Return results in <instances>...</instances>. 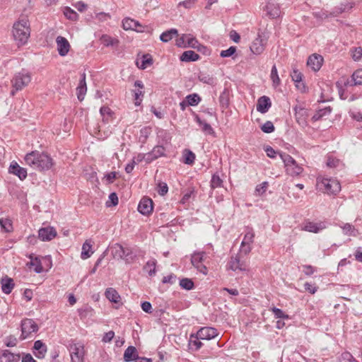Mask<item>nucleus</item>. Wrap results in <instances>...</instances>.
<instances>
[{
	"label": "nucleus",
	"mask_w": 362,
	"mask_h": 362,
	"mask_svg": "<svg viewBox=\"0 0 362 362\" xmlns=\"http://www.w3.org/2000/svg\"><path fill=\"white\" fill-rule=\"evenodd\" d=\"M25 161L27 165L39 170H48L53 165L52 159L47 154L36 151L26 154Z\"/></svg>",
	"instance_id": "nucleus-1"
},
{
	"label": "nucleus",
	"mask_w": 362,
	"mask_h": 362,
	"mask_svg": "<svg viewBox=\"0 0 362 362\" xmlns=\"http://www.w3.org/2000/svg\"><path fill=\"white\" fill-rule=\"evenodd\" d=\"M30 34V23L27 17L20 18L13 24V35L19 46L23 45L28 42Z\"/></svg>",
	"instance_id": "nucleus-2"
},
{
	"label": "nucleus",
	"mask_w": 362,
	"mask_h": 362,
	"mask_svg": "<svg viewBox=\"0 0 362 362\" xmlns=\"http://www.w3.org/2000/svg\"><path fill=\"white\" fill-rule=\"evenodd\" d=\"M31 80V74L26 70L23 69L16 73L11 79L12 90H11V95L13 96L17 91L21 90L28 86Z\"/></svg>",
	"instance_id": "nucleus-3"
},
{
	"label": "nucleus",
	"mask_w": 362,
	"mask_h": 362,
	"mask_svg": "<svg viewBox=\"0 0 362 362\" xmlns=\"http://www.w3.org/2000/svg\"><path fill=\"white\" fill-rule=\"evenodd\" d=\"M317 187L324 193L336 195L341 191L339 182L334 178H317Z\"/></svg>",
	"instance_id": "nucleus-4"
},
{
	"label": "nucleus",
	"mask_w": 362,
	"mask_h": 362,
	"mask_svg": "<svg viewBox=\"0 0 362 362\" xmlns=\"http://www.w3.org/2000/svg\"><path fill=\"white\" fill-rule=\"evenodd\" d=\"M282 160L286 172L288 175L295 177L300 175L303 172V167L298 164L294 158L287 153H279Z\"/></svg>",
	"instance_id": "nucleus-5"
},
{
	"label": "nucleus",
	"mask_w": 362,
	"mask_h": 362,
	"mask_svg": "<svg viewBox=\"0 0 362 362\" xmlns=\"http://www.w3.org/2000/svg\"><path fill=\"white\" fill-rule=\"evenodd\" d=\"M227 269L233 272H246L248 270V266L245 261L240 259V256L237 254L232 256L227 264Z\"/></svg>",
	"instance_id": "nucleus-6"
},
{
	"label": "nucleus",
	"mask_w": 362,
	"mask_h": 362,
	"mask_svg": "<svg viewBox=\"0 0 362 362\" xmlns=\"http://www.w3.org/2000/svg\"><path fill=\"white\" fill-rule=\"evenodd\" d=\"M85 348L83 344L76 343L70 346L71 362H84Z\"/></svg>",
	"instance_id": "nucleus-7"
},
{
	"label": "nucleus",
	"mask_w": 362,
	"mask_h": 362,
	"mask_svg": "<svg viewBox=\"0 0 362 362\" xmlns=\"http://www.w3.org/2000/svg\"><path fill=\"white\" fill-rule=\"evenodd\" d=\"M38 326L32 319H25L21 322V338L25 339L32 333L37 332Z\"/></svg>",
	"instance_id": "nucleus-8"
},
{
	"label": "nucleus",
	"mask_w": 362,
	"mask_h": 362,
	"mask_svg": "<svg viewBox=\"0 0 362 362\" xmlns=\"http://www.w3.org/2000/svg\"><path fill=\"white\" fill-rule=\"evenodd\" d=\"M176 45L180 47H192L197 48L199 47V42L191 34H183L176 40Z\"/></svg>",
	"instance_id": "nucleus-9"
},
{
	"label": "nucleus",
	"mask_w": 362,
	"mask_h": 362,
	"mask_svg": "<svg viewBox=\"0 0 362 362\" xmlns=\"http://www.w3.org/2000/svg\"><path fill=\"white\" fill-rule=\"evenodd\" d=\"M295 112V119L296 122L302 128L308 127V118L309 117L308 110L300 106H296L293 107Z\"/></svg>",
	"instance_id": "nucleus-10"
},
{
	"label": "nucleus",
	"mask_w": 362,
	"mask_h": 362,
	"mask_svg": "<svg viewBox=\"0 0 362 362\" xmlns=\"http://www.w3.org/2000/svg\"><path fill=\"white\" fill-rule=\"evenodd\" d=\"M218 335L216 329L211 327H204L199 329L197 333V338L202 340H210Z\"/></svg>",
	"instance_id": "nucleus-11"
},
{
	"label": "nucleus",
	"mask_w": 362,
	"mask_h": 362,
	"mask_svg": "<svg viewBox=\"0 0 362 362\" xmlns=\"http://www.w3.org/2000/svg\"><path fill=\"white\" fill-rule=\"evenodd\" d=\"M264 11L267 13V16L271 18H276L281 15V9L279 5L272 1H267L264 8Z\"/></svg>",
	"instance_id": "nucleus-12"
},
{
	"label": "nucleus",
	"mask_w": 362,
	"mask_h": 362,
	"mask_svg": "<svg viewBox=\"0 0 362 362\" xmlns=\"http://www.w3.org/2000/svg\"><path fill=\"white\" fill-rule=\"evenodd\" d=\"M57 51L62 57L66 56L70 49V44L69 41L62 36H58L56 39Z\"/></svg>",
	"instance_id": "nucleus-13"
},
{
	"label": "nucleus",
	"mask_w": 362,
	"mask_h": 362,
	"mask_svg": "<svg viewBox=\"0 0 362 362\" xmlns=\"http://www.w3.org/2000/svg\"><path fill=\"white\" fill-rule=\"evenodd\" d=\"M153 208L152 199L147 197L142 198L138 205V211L144 215H148L151 213Z\"/></svg>",
	"instance_id": "nucleus-14"
},
{
	"label": "nucleus",
	"mask_w": 362,
	"mask_h": 362,
	"mask_svg": "<svg viewBox=\"0 0 362 362\" xmlns=\"http://www.w3.org/2000/svg\"><path fill=\"white\" fill-rule=\"evenodd\" d=\"M323 58L320 54H312L308 57L307 65L314 71L320 70L322 65Z\"/></svg>",
	"instance_id": "nucleus-15"
},
{
	"label": "nucleus",
	"mask_w": 362,
	"mask_h": 362,
	"mask_svg": "<svg viewBox=\"0 0 362 362\" xmlns=\"http://www.w3.org/2000/svg\"><path fill=\"white\" fill-rule=\"evenodd\" d=\"M57 235L55 229L52 227L42 228L38 231V236L42 241H49L52 240Z\"/></svg>",
	"instance_id": "nucleus-16"
},
{
	"label": "nucleus",
	"mask_w": 362,
	"mask_h": 362,
	"mask_svg": "<svg viewBox=\"0 0 362 362\" xmlns=\"http://www.w3.org/2000/svg\"><path fill=\"white\" fill-rule=\"evenodd\" d=\"M324 228H325V226L323 223H314L311 221L305 223L301 227L302 230L314 233H317Z\"/></svg>",
	"instance_id": "nucleus-17"
},
{
	"label": "nucleus",
	"mask_w": 362,
	"mask_h": 362,
	"mask_svg": "<svg viewBox=\"0 0 362 362\" xmlns=\"http://www.w3.org/2000/svg\"><path fill=\"white\" fill-rule=\"evenodd\" d=\"M264 48L265 42L261 38L260 35H258L257 37L253 40L250 45V50L255 54H260L264 52Z\"/></svg>",
	"instance_id": "nucleus-18"
},
{
	"label": "nucleus",
	"mask_w": 362,
	"mask_h": 362,
	"mask_svg": "<svg viewBox=\"0 0 362 362\" xmlns=\"http://www.w3.org/2000/svg\"><path fill=\"white\" fill-rule=\"evenodd\" d=\"M165 149L163 146H156L153 150L147 153L146 163H149L153 160L165 156Z\"/></svg>",
	"instance_id": "nucleus-19"
},
{
	"label": "nucleus",
	"mask_w": 362,
	"mask_h": 362,
	"mask_svg": "<svg viewBox=\"0 0 362 362\" xmlns=\"http://www.w3.org/2000/svg\"><path fill=\"white\" fill-rule=\"evenodd\" d=\"M271 106V100L267 96H262L257 100V110L262 114L266 113Z\"/></svg>",
	"instance_id": "nucleus-20"
},
{
	"label": "nucleus",
	"mask_w": 362,
	"mask_h": 362,
	"mask_svg": "<svg viewBox=\"0 0 362 362\" xmlns=\"http://www.w3.org/2000/svg\"><path fill=\"white\" fill-rule=\"evenodd\" d=\"M134 86L138 88L134 90V104L136 106H139L141 103L144 97V92L142 90L144 84L141 81H136Z\"/></svg>",
	"instance_id": "nucleus-21"
},
{
	"label": "nucleus",
	"mask_w": 362,
	"mask_h": 362,
	"mask_svg": "<svg viewBox=\"0 0 362 362\" xmlns=\"http://www.w3.org/2000/svg\"><path fill=\"white\" fill-rule=\"evenodd\" d=\"M122 27L126 30H133L138 32L142 31L140 29L142 28V25L138 21L129 18H126L122 21Z\"/></svg>",
	"instance_id": "nucleus-22"
},
{
	"label": "nucleus",
	"mask_w": 362,
	"mask_h": 362,
	"mask_svg": "<svg viewBox=\"0 0 362 362\" xmlns=\"http://www.w3.org/2000/svg\"><path fill=\"white\" fill-rule=\"evenodd\" d=\"M9 173L17 175L21 180L27 177V170L19 166L16 162L11 163L9 167Z\"/></svg>",
	"instance_id": "nucleus-23"
},
{
	"label": "nucleus",
	"mask_w": 362,
	"mask_h": 362,
	"mask_svg": "<svg viewBox=\"0 0 362 362\" xmlns=\"http://www.w3.org/2000/svg\"><path fill=\"white\" fill-rule=\"evenodd\" d=\"M291 76L292 80L296 83L297 88L299 89L301 92H305L306 87L305 84L302 83V73L298 70L293 69L292 73L291 74Z\"/></svg>",
	"instance_id": "nucleus-24"
},
{
	"label": "nucleus",
	"mask_w": 362,
	"mask_h": 362,
	"mask_svg": "<svg viewBox=\"0 0 362 362\" xmlns=\"http://www.w3.org/2000/svg\"><path fill=\"white\" fill-rule=\"evenodd\" d=\"M358 85H362V69L355 71L352 74L351 80L345 83L347 89Z\"/></svg>",
	"instance_id": "nucleus-25"
},
{
	"label": "nucleus",
	"mask_w": 362,
	"mask_h": 362,
	"mask_svg": "<svg viewBox=\"0 0 362 362\" xmlns=\"http://www.w3.org/2000/svg\"><path fill=\"white\" fill-rule=\"evenodd\" d=\"M87 91V87H86V74L85 73H83L81 74V78L80 79L78 86L76 88L77 92V97L79 100H83L84 98V95L86 93Z\"/></svg>",
	"instance_id": "nucleus-26"
},
{
	"label": "nucleus",
	"mask_w": 362,
	"mask_h": 362,
	"mask_svg": "<svg viewBox=\"0 0 362 362\" xmlns=\"http://www.w3.org/2000/svg\"><path fill=\"white\" fill-rule=\"evenodd\" d=\"M1 290L6 294L11 293L15 286L13 279L7 276L1 279Z\"/></svg>",
	"instance_id": "nucleus-27"
},
{
	"label": "nucleus",
	"mask_w": 362,
	"mask_h": 362,
	"mask_svg": "<svg viewBox=\"0 0 362 362\" xmlns=\"http://www.w3.org/2000/svg\"><path fill=\"white\" fill-rule=\"evenodd\" d=\"M19 360V354H13L8 350L4 351L0 355V362H18Z\"/></svg>",
	"instance_id": "nucleus-28"
},
{
	"label": "nucleus",
	"mask_w": 362,
	"mask_h": 362,
	"mask_svg": "<svg viewBox=\"0 0 362 362\" xmlns=\"http://www.w3.org/2000/svg\"><path fill=\"white\" fill-rule=\"evenodd\" d=\"M35 355L38 358H43L47 352V346L41 341L38 340L34 343Z\"/></svg>",
	"instance_id": "nucleus-29"
},
{
	"label": "nucleus",
	"mask_w": 362,
	"mask_h": 362,
	"mask_svg": "<svg viewBox=\"0 0 362 362\" xmlns=\"http://www.w3.org/2000/svg\"><path fill=\"white\" fill-rule=\"evenodd\" d=\"M29 258L30 259V262L27 264V265L30 267L34 268V271L37 273H42L43 272V267L41 264L40 259L37 257H34L33 255H29Z\"/></svg>",
	"instance_id": "nucleus-30"
},
{
	"label": "nucleus",
	"mask_w": 362,
	"mask_h": 362,
	"mask_svg": "<svg viewBox=\"0 0 362 362\" xmlns=\"http://www.w3.org/2000/svg\"><path fill=\"white\" fill-rule=\"evenodd\" d=\"M93 253L91 240H86L82 246L81 257L83 259H86L89 258Z\"/></svg>",
	"instance_id": "nucleus-31"
},
{
	"label": "nucleus",
	"mask_w": 362,
	"mask_h": 362,
	"mask_svg": "<svg viewBox=\"0 0 362 362\" xmlns=\"http://www.w3.org/2000/svg\"><path fill=\"white\" fill-rule=\"evenodd\" d=\"M100 112L103 117V122L105 123H108L112 121L114 117V112L107 106L100 107Z\"/></svg>",
	"instance_id": "nucleus-32"
},
{
	"label": "nucleus",
	"mask_w": 362,
	"mask_h": 362,
	"mask_svg": "<svg viewBox=\"0 0 362 362\" xmlns=\"http://www.w3.org/2000/svg\"><path fill=\"white\" fill-rule=\"evenodd\" d=\"M180 59L182 62H195L199 59V55L194 51L187 50L182 54Z\"/></svg>",
	"instance_id": "nucleus-33"
},
{
	"label": "nucleus",
	"mask_w": 362,
	"mask_h": 362,
	"mask_svg": "<svg viewBox=\"0 0 362 362\" xmlns=\"http://www.w3.org/2000/svg\"><path fill=\"white\" fill-rule=\"evenodd\" d=\"M105 297L111 302L118 303L120 300V296L118 292L113 288H108L105 293Z\"/></svg>",
	"instance_id": "nucleus-34"
},
{
	"label": "nucleus",
	"mask_w": 362,
	"mask_h": 362,
	"mask_svg": "<svg viewBox=\"0 0 362 362\" xmlns=\"http://www.w3.org/2000/svg\"><path fill=\"white\" fill-rule=\"evenodd\" d=\"M137 358L136 349L134 346H129L124 353V361L130 362Z\"/></svg>",
	"instance_id": "nucleus-35"
},
{
	"label": "nucleus",
	"mask_w": 362,
	"mask_h": 362,
	"mask_svg": "<svg viewBox=\"0 0 362 362\" xmlns=\"http://www.w3.org/2000/svg\"><path fill=\"white\" fill-rule=\"evenodd\" d=\"M111 253L115 259H122L124 257V247L117 243L110 248Z\"/></svg>",
	"instance_id": "nucleus-36"
},
{
	"label": "nucleus",
	"mask_w": 362,
	"mask_h": 362,
	"mask_svg": "<svg viewBox=\"0 0 362 362\" xmlns=\"http://www.w3.org/2000/svg\"><path fill=\"white\" fill-rule=\"evenodd\" d=\"M331 111L332 108L330 107H326L325 108L320 109L312 117L311 119L313 122H316L324 116L329 115Z\"/></svg>",
	"instance_id": "nucleus-37"
},
{
	"label": "nucleus",
	"mask_w": 362,
	"mask_h": 362,
	"mask_svg": "<svg viewBox=\"0 0 362 362\" xmlns=\"http://www.w3.org/2000/svg\"><path fill=\"white\" fill-rule=\"evenodd\" d=\"M195 154L190 150L185 149L183 151V163L187 165H192L194 163Z\"/></svg>",
	"instance_id": "nucleus-38"
},
{
	"label": "nucleus",
	"mask_w": 362,
	"mask_h": 362,
	"mask_svg": "<svg viewBox=\"0 0 362 362\" xmlns=\"http://www.w3.org/2000/svg\"><path fill=\"white\" fill-rule=\"evenodd\" d=\"M152 64H153V60H152L151 57L149 54L143 55L141 61V64H139V62H136L137 66L141 69H145L148 66L151 65Z\"/></svg>",
	"instance_id": "nucleus-39"
},
{
	"label": "nucleus",
	"mask_w": 362,
	"mask_h": 362,
	"mask_svg": "<svg viewBox=\"0 0 362 362\" xmlns=\"http://www.w3.org/2000/svg\"><path fill=\"white\" fill-rule=\"evenodd\" d=\"M156 260L151 259L146 262L144 267V269L148 274L149 276H151L156 274Z\"/></svg>",
	"instance_id": "nucleus-40"
},
{
	"label": "nucleus",
	"mask_w": 362,
	"mask_h": 362,
	"mask_svg": "<svg viewBox=\"0 0 362 362\" xmlns=\"http://www.w3.org/2000/svg\"><path fill=\"white\" fill-rule=\"evenodd\" d=\"M100 40L102 43L107 47L117 45L119 43L118 40L113 38L107 35H103L100 37Z\"/></svg>",
	"instance_id": "nucleus-41"
},
{
	"label": "nucleus",
	"mask_w": 362,
	"mask_h": 362,
	"mask_svg": "<svg viewBox=\"0 0 362 362\" xmlns=\"http://www.w3.org/2000/svg\"><path fill=\"white\" fill-rule=\"evenodd\" d=\"M177 34V31L176 29H170L169 30L163 32L160 35V39L161 41L164 42H168L173 37V36L176 35Z\"/></svg>",
	"instance_id": "nucleus-42"
},
{
	"label": "nucleus",
	"mask_w": 362,
	"mask_h": 362,
	"mask_svg": "<svg viewBox=\"0 0 362 362\" xmlns=\"http://www.w3.org/2000/svg\"><path fill=\"white\" fill-rule=\"evenodd\" d=\"M186 101L187 102V104L190 106H196L197 105L200 101L201 98L200 96L197 93L189 94L185 98Z\"/></svg>",
	"instance_id": "nucleus-43"
},
{
	"label": "nucleus",
	"mask_w": 362,
	"mask_h": 362,
	"mask_svg": "<svg viewBox=\"0 0 362 362\" xmlns=\"http://www.w3.org/2000/svg\"><path fill=\"white\" fill-rule=\"evenodd\" d=\"M197 121L202 127V129L204 132L207 134H213L214 133L213 128L209 124L201 120L199 117H197Z\"/></svg>",
	"instance_id": "nucleus-44"
},
{
	"label": "nucleus",
	"mask_w": 362,
	"mask_h": 362,
	"mask_svg": "<svg viewBox=\"0 0 362 362\" xmlns=\"http://www.w3.org/2000/svg\"><path fill=\"white\" fill-rule=\"evenodd\" d=\"M180 286L183 289L189 291L194 288V284L192 279L188 278H183L180 281Z\"/></svg>",
	"instance_id": "nucleus-45"
},
{
	"label": "nucleus",
	"mask_w": 362,
	"mask_h": 362,
	"mask_svg": "<svg viewBox=\"0 0 362 362\" xmlns=\"http://www.w3.org/2000/svg\"><path fill=\"white\" fill-rule=\"evenodd\" d=\"M64 14L66 18L71 21H76L78 18V14L69 7L64 8Z\"/></svg>",
	"instance_id": "nucleus-46"
},
{
	"label": "nucleus",
	"mask_w": 362,
	"mask_h": 362,
	"mask_svg": "<svg viewBox=\"0 0 362 362\" xmlns=\"http://www.w3.org/2000/svg\"><path fill=\"white\" fill-rule=\"evenodd\" d=\"M343 232L345 235H349V236H356L358 233L357 230L355 229V228L349 224V223H345L341 227Z\"/></svg>",
	"instance_id": "nucleus-47"
},
{
	"label": "nucleus",
	"mask_w": 362,
	"mask_h": 362,
	"mask_svg": "<svg viewBox=\"0 0 362 362\" xmlns=\"http://www.w3.org/2000/svg\"><path fill=\"white\" fill-rule=\"evenodd\" d=\"M255 233L252 228H247V231L245 234L243 240L242 241L243 245L244 244H252L254 241Z\"/></svg>",
	"instance_id": "nucleus-48"
},
{
	"label": "nucleus",
	"mask_w": 362,
	"mask_h": 362,
	"mask_svg": "<svg viewBox=\"0 0 362 362\" xmlns=\"http://www.w3.org/2000/svg\"><path fill=\"white\" fill-rule=\"evenodd\" d=\"M271 79L272 80L273 85L275 87L278 86L281 83L280 78L278 75L277 69L275 65L272 66L271 71Z\"/></svg>",
	"instance_id": "nucleus-49"
},
{
	"label": "nucleus",
	"mask_w": 362,
	"mask_h": 362,
	"mask_svg": "<svg viewBox=\"0 0 362 362\" xmlns=\"http://www.w3.org/2000/svg\"><path fill=\"white\" fill-rule=\"evenodd\" d=\"M204 252H195L192 255L191 258V262L193 266L201 264L203 261Z\"/></svg>",
	"instance_id": "nucleus-50"
},
{
	"label": "nucleus",
	"mask_w": 362,
	"mask_h": 362,
	"mask_svg": "<svg viewBox=\"0 0 362 362\" xmlns=\"http://www.w3.org/2000/svg\"><path fill=\"white\" fill-rule=\"evenodd\" d=\"M269 184L267 182H263L262 183L257 185L255 191L256 196L262 195L267 189Z\"/></svg>",
	"instance_id": "nucleus-51"
},
{
	"label": "nucleus",
	"mask_w": 362,
	"mask_h": 362,
	"mask_svg": "<svg viewBox=\"0 0 362 362\" xmlns=\"http://www.w3.org/2000/svg\"><path fill=\"white\" fill-rule=\"evenodd\" d=\"M351 54L354 61H359L362 58V48L361 47H353L351 49Z\"/></svg>",
	"instance_id": "nucleus-52"
},
{
	"label": "nucleus",
	"mask_w": 362,
	"mask_h": 362,
	"mask_svg": "<svg viewBox=\"0 0 362 362\" xmlns=\"http://www.w3.org/2000/svg\"><path fill=\"white\" fill-rule=\"evenodd\" d=\"M1 227L6 231L10 232L12 230L11 221L8 218H1L0 219Z\"/></svg>",
	"instance_id": "nucleus-53"
},
{
	"label": "nucleus",
	"mask_w": 362,
	"mask_h": 362,
	"mask_svg": "<svg viewBox=\"0 0 362 362\" xmlns=\"http://www.w3.org/2000/svg\"><path fill=\"white\" fill-rule=\"evenodd\" d=\"M222 180L220 178L219 175L217 174H214L211 180V187L213 189L220 187L222 185Z\"/></svg>",
	"instance_id": "nucleus-54"
},
{
	"label": "nucleus",
	"mask_w": 362,
	"mask_h": 362,
	"mask_svg": "<svg viewBox=\"0 0 362 362\" xmlns=\"http://www.w3.org/2000/svg\"><path fill=\"white\" fill-rule=\"evenodd\" d=\"M271 310L276 318L289 319L288 315L285 314L281 309L273 307Z\"/></svg>",
	"instance_id": "nucleus-55"
},
{
	"label": "nucleus",
	"mask_w": 362,
	"mask_h": 362,
	"mask_svg": "<svg viewBox=\"0 0 362 362\" xmlns=\"http://www.w3.org/2000/svg\"><path fill=\"white\" fill-rule=\"evenodd\" d=\"M274 126L271 121L266 122L262 127L261 129L264 133H272L274 131Z\"/></svg>",
	"instance_id": "nucleus-56"
},
{
	"label": "nucleus",
	"mask_w": 362,
	"mask_h": 362,
	"mask_svg": "<svg viewBox=\"0 0 362 362\" xmlns=\"http://www.w3.org/2000/svg\"><path fill=\"white\" fill-rule=\"evenodd\" d=\"M108 201L106 202L107 206H116L118 204V197L116 193L112 192L109 195Z\"/></svg>",
	"instance_id": "nucleus-57"
},
{
	"label": "nucleus",
	"mask_w": 362,
	"mask_h": 362,
	"mask_svg": "<svg viewBox=\"0 0 362 362\" xmlns=\"http://www.w3.org/2000/svg\"><path fill=\"white\" fill-rule=\"evenodd\" d=\"M158 192L160 195L164 196L168 193V187L165 182H159L158 185Z\"/></svg>",
	"instance_id": "nucleus-58"
},
{
	"label": "nucleus",
	"mask_w": 362,
	"mask_h": 362,
	"mask_svg": "<svg viewBox=\"0 0 362 362\" xmlns=\"http://www.w3.org/2000/svg\"><path fill=\"white\" fill-rule=\"evenodd\" d=\"M340 160L332 156H328L327 160V165L330 168H336L339 166Z\"/></svg>",
	"instance_id": "nucleus-59"
},
{
	"label": "nucleus",
	"mask_w": 362,
	"mask_h": 362,
	"mask_svg": "<svg viewBox=\"0 0 362 362\" xmlns=\"http://www.w3.org/2000/svg\"><path fill=\"white\" fill-rule=\"evenodd\" d=\"M124 252H124V257H122V259H124L127 263L132 261L133 257L132 249L129 247H124Z\"/></svg>",
	"instance_id": "nucleus-60"
},
{
	"label": "nucleus",
	"mask_w": 362,
	"mask_h": 362,
	"mask_svg": "<svg viewBox=\"0 0 362 362\" xmlns=\"http://www.w3.org/2000/svg\"><path fill=\"white\" fill-rule=\"evenodd\" d=\"M199 79L200 81L209 85H212L214 83V78L211 77L209 75L202 74L199 76Z\"/></svg>",
	"instance_id": "nucleus-61"
},
{
	"label": "nucleus",
	"mask_w": 362,
	"mask_h": 362,
	"mask_svg": "<svg viewBox=\"0 0 362 362\" xmlns=\"http://www.w3.org/2000/svg\"><path fill=\"white\" fill-rule=\"evenodd\" d=\"M236 51V48L235 47H230L228 49L222 50L221 52V57H228L232 56Z\"/></svg>",
	"instance_id": "nucleus-62"
},
{
	"label": "nucleus",
	"mask_w": 362,
	"mask_h": 362,
	"mask_svg": "<svg viewBox=\"0 0 362 362\" xmlns=\"http://www.w3.org/2000/svg\"><path fill=\"white\" fill-rule=\"evenodd\" d=\"M252 244H244L243 245V243H241L240 248V253L243 254L244 255H248L251 250H252Z\"/></svg>",
	"instance_id": "nucleus-63"
},
{
	"label": "nucleus",
	"mask_w": 362,
	"mask_h": 362,
	"mask_svg": "<svg viewBox=\"0 0 362 362\" xmlns=\"http://www.w3.org/2000/svg\"><path fill=\"white\" fill-rule=\"evenodd\" d=\"M340 362H357L349 353H344L341 355Z\"/></svg>",
	"instance_id": "nucleus-64"
}]
</instances>
